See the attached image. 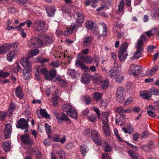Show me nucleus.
Instances as JSON below:
<instances>
[{
	"mask_svg": "<svg viewBox=\"0 0 159 159\" xmlns=\"http://www.w3.org/2000/svg\"><path fill=\"white\" fill-rule=\"evenodd\" d=\"M142 69V67L138 65L132 64L130 65L128 74L134 75L135 78H138L139 75V71Z\"/></svg>",
	"mask_w": 159,
	"mask_h": 159,
	"instance_id": "nucleus-1",
	"label": "nucleus"
},
{
	"mask_svg": "<svg viewBox=\"0 0 159 159\" xmlns=\"http://www.w3.org/2000/svg\"><path fill=\"white\" fill-rule=\"evenodd\" d=\"M52 112L54 115L57 118L58 122L61 124L63 123V121H65L67 122L68 124H70L71 123V121L70 120L67 116L64 113H62L60 114H58L56 112L55 110H53Z\"/></svg>",
	"mask_w": 159,
	"mask_h": 159,
	"instance_id": "nucleus-2",
	"label": "nucleus"
},
{
	"mask_svg": "<svg viewBox=\"0 0 159 159\" xmlns=\"http://www.w3.org/2000/svg\"><path fill=\"white\" fill-rule=\"evenodd\" d=\"M28 44L30 47H40L43 45V42L38 38L33 37L28 41Z\"/></svg>",
	"mask_w": 159,
	"mask_h": 159,
	"instance_id": "nucleus-3",
	"label": "nucleus"
},
{
	"mask_svg": "<svg viewBox=\"0 0 159 159\" xmlns=\"http://www.w3.org/2000/svg\"><path fill=\"white\" fill-rule=\"evenodd\" d=\"M143 42L140 39L138 41L137 45H136V48L137 51L135 52L133 57L131 58L132 59H135L139 58L141 57L142 51L143 49L142 45Z\"/></svg>",
	"mask_w": 159,
	"mask_h": 159,
	"instance_id": "nucleus-4",
	"label": "nucleus"
},
{
	"mask_svg": "<svg viewBox=\"0 0 159 159\" xmlns=\"http://www.w3.org/2000/svg\"><path fill=\"white\" fill-rule=\"evenodd\" d=\"M125 93L123 88L120 87L118 88L116 93V100L119 102H122L124 100L125 98Z\"/></svg>",
	"mask_w": 159,
	"mask_h": 159,
	"instance_id": "nucleus-5",
	"label": "nucleus"
},
{
	"mask_svg": "<svg viewBox=\"0 0 159 159\" xmlns=\"http://www.w3.org/2000/svg\"><path fill=\"white\" fill-rule=\"evenodd\" d=\"M46 26V23L43 20L36 21L34 24L33 29L36 31H40L43 30Z\"/></svg>",
	"mask_w": 159,
	"mask_h": 159,
	"instance_id": "nucleus-6",
	"label": "nucleus"
},
{
	"mask_svg": "<svg viewBox=\"0 0 159 159\" xmlns=\"http://www.w3.org/2000/svg\"><path fill=\"white\" fill-rule=\"evenodd\" d=\"M91 136L93 141L98 145H101L102 141L101 140L99 133L97 131L93 130L91 132Z\"/></svg>",
	"mask_w": 159,
	"mask_h": 159,
	"instance_id": "nucleus-7",
	"label": "nucleus"
},
{
	"mask_svg": "<svg viewBox=\"0 0 159 159\" xmlns=\"http://www.w3.org/2000/svg\"><path fill=\"white\" fill-rule=\"evenodd\" d=\"M21 141L24 144H26L30 146L33 143V140L30 139L28 134H27L22 136L21 137Z\"/></svg>",
	"mask_w": 159,
	"mask_h": 159,
	"instance_id": "nucleus-8",
	"label": "nucleus"
},
{
	"mask_svg": "<svg viewBox=\"0 0 159 159\" xmlns=\"http://www.w3.org/2000/svg\"><path fill=\"white\" fill-rule=\"evenodd\" d=\"M108 117H106L105 120H103V130L105 135L107 136L110 135V132L108 123Z\"/></svg>",
	"mask_w": 159,
	"mask_h": 159,
	"instance_id": "nucleus-9",
	"label": "nucleus"
},
{
	"mask_svg": "<svg viewBox=\"0 0 159 159\" xmlns=\"http://www.w3.org/2000/svg\"><path fill=\"white\" fill-rule=\"evenodd\" d=\"M28 126L27 121L23 118L19 119L17 121V124L16 127L18 128H21L24 129L27 128Z\"/></svg>",
	"mask_w": 159,
	"mask_h": 159,
	"instance_id": "nucleus-10",
	"label": "nucleus"
},
{
	"mask_svg": "<svg viewBox=\"0 0 159 159\" xmlns=\"http://www.w3.org/2000/svg\"><path fill=\"white\" fill-rule=\"evenodd\" d=\"M56 74V70L55 68L52 69L45 75L44 78L48 80H52L55 76Z\"/></svg>",
	"mask_w": 159,
	"mask_h": 159,
	"instance_id": "nucleus-11",
	"label": "nucleus"
},
{
	"mask_svg": "<svg viewBox=\"0 0 159 159\" xmlns=\"http://www.w3.org/2000/svg\"><path fill=\"white\" fill-rule=\"evenodd\" d=\"M20 62L21 65L26 69H29V70L31 69L32 67L31 63H30L28 61L27 58L23 57L20 60Z\"/></svg>",
	"mask_w": 159,
	"mask_h": 159,
	"instance_id": "nucleus-12",
	"label": "nucleus"
},
{
	"mask_svg": "<svg viewBox=\"0 0 159 159\" xmlns=\"http://www.w3.org/2000/svg\"><path fill=\"white\" fill-rule=\"evenodd\" d=\"M110 74V77L113 79H116L118 82H121L124 80L123 77L120 75L119 73L112 72Z\"/></svg>",
	"mask_w": 159,
	"mask_h": 159,
	"instance_id": "nucleus-13",
	"label": "nucleus"
},
{
	"mask_svg": "<svg viewBox=\"0 0 159 159\" xmlns=\"http://www.w3.org/2000/svg\"><path fill=\"white\" fill-rule=\"evenodd\" d=\"M75 65L78 68L80 67L85 72H88L89 71V68L80 60H76L75 62Z\"/></svg>",
	"mask_w": 159,
	"mask_h": 159,
	"instance_id": "nucleus-14",
	"label": "nucleus"
},
{
	"mask_svg": "<svg viewBox=\"0 0 159 159\" xmlns=\"http://www.w3.org/2000/svg\"><path fill=\"white\" fill-rule=\"evenodd\" d=\"M53 140L55 142H60L61 143H64L66 141V138L65 135H63L61 138L57 134H54L52 136Z\"/></svg>",
	"mask_w": 159,
	"mask_h": 159,
	"instance_id": "nucleus-15",
	"label": "nucleus"
},
{
	"mask_svg": "<svg viewBox=\"0 0 159 159\" xmlns=\"http://www.w3.org/2000/svg\"><path fill=\"white\" fill-rule=\"evenodd\" d=\"M34 72L36 73V72H39L40 75H44L45 76V75L48 72V70L46 68H41V67L39 66H36L34 69Z\"/></svg>",
	"mask_w": 159,
	"mask_h": 159,
	"instance_id": "nucleus-16",
	"label": "nucleus"
},
{
	"mask_svg": "<svg viewBox=\"0 0 159 159\" xmlns=\"http://www.w3.org/2000/svg\"><path fill=\"white\" fill-rule=\"evenodd\" d=\"M11 46L9 43L4 44L0 47V54L9 51Z\"/></svg>",
	"mask_w": 159,
	"mask_h": 159,
	"instance_id": "nucleus-17",
	"label": "nucleus"
},
{
	"mask_svg": "<svg viewBox=\"0 0 159 159\" xmlns=\"http://www.w3.org/2000/svg\"><path fill=\"white\" fill-rule=\"evenodd\" d=\"M76 20L78 24L83 23L84 22V18L82 12L79 11L77 12Z\"/></svg>",
	"mask_w": 159,
	"mask_h": 159,
	"instance_id": "nucleus-18",
	"label": "nucleus"
},
{
	"mask_svg": "<svg viewBox=\"0 0 159 159\" xmlns=\"http://www.w3.org/2000/svg\"><path fill=\"white\" fill-rule=\"evenodd\" d=\"M80 59L85 63L89 64H91L93 60V57L89 56H82Z\"/></svg>",
	"mask_w": 159,
	"mask_h": 159,
	"instance_id": "nucleus-19",
	"label": "nucleus"
},
{
	"mask_svg": "<svg viewBox=\"0 0 159 159\" xmlns=\"http://www.w3.org/2000/svg\"><path fill=\"white\" fill-rule=\"evenodd\" d=\"M140 95L141 98L144 99H149L152 96L150 92L147 90L141 92Z\"/></svg>",
	"mask_w": 159,
	"mask_h": 159,
	"instance_id": "nucleus-20",
	"label": "nucleus"
},
{
	"mask_svg": "<svg viewBox=\"0 0 159 159\" xmlns=\"http://www.w3.org/2000/svg\"><path fill=\"white\" fill-rule=\"evenodd\" d=\"M93 38L91 36H86L83 39V45L86 46L89 45L92 42Z\"/></svg>",
	"mask_w": 159,
	"mask_h": 159,
	"instance_id": "nucleus-21",
	"label": "nucleus"
},
{
	"mask_svg": "<svg viewBox=\"0 0 159 159\" xmlns=\"http://www.w3.org/2000/svg\"><path fill=\"white\" fill-rule=\"evenodd\" d=\"M15 92L16 97H18L20 99H22L23 98V93L22 90L20 86H18L16 88Z\"/></svg>",
	"mask_w": 159,
	"mask_h": 159,
	"instance_id": "nucleus-22",
	"label": "nucleus"
},
{
	"mask_svg": "<svg viewBox=\"0 0 159 159\" xmlns=\"http://www.w3.org/2000/svg\"><path fill=\"white\" fill-rule=\"evenodd\" d=\"M68 115L70 117L75 119L78 118V116L77 112L74 108L71 109L70 111L67 112Z\"/></svg>",
	"mask_w": 159,
	"mask_h": 159,
	"instance_id": "nucleus-23",
	"label": "nucleus"
},
{
	"mask_svg": "<svg viewBox=\"0 0 159 159\" xmlns=\"http://www.w3.org/2000/svg\"><path fill=\"white\" fill-rule=\"evenodd\" d=\"M124 0H121L120 1L118 5L117 11L120 14L121 16L124 13L123 9L124 8Z\"/></svg>",
	"mask_w": 159,
	"mask_h": 159,
	"instance_id": "nucleus-24",
	"label": "nucleus"
},
{
	"mask_svg": "<svg viewBox=\"0 0 159 159\" xmlns=\"http://www.w3.org/2000/svg\"><path fill=\"white\" fill-rule=\"evenodd\" d=\"M127 55V53L126 52L119 51L118 57L120 61H124L126 59Z\"/></svg>",
	"mask_w": 159,
	"mask_h": 159,
	"instance_id": "nucleus-25",
	"label": "nucleus"
},
{
	"mask_svg": "<svg viewBox=\"0 0 159 159\" xmlns=\"http://www.w3.org/2000/svg\"><path fill=\"white\" fill-rule=\"evenodd\" d=\"M43 45L50 44L52 43L53 39L51 36L48 35H45L43 39Z\"/></svg>",
	"mask_w": 159,
	"mask_h": 159,
	"instance_id": "nucleus-26",
	"label": "nucleus"
},
{
	"mask_svg": "<svg viewBox=\"0 0 159 159\" xmlns=\"http://www.w3.org/2000/svg\"><path fill=\"white\" fill-rule=\"evenodd\" d=\"M88 151V148L87 146L84 144H82L81 145L80 151L84 157H85Z\"/></svg>",
	"mask_w": 159,
	"mask_h": 159,
	"instance_id": "nucleus-27",
	"label": "nucleus"
},
{
	"mask_svg": "<svg viewBox=\"0 0 159 159\" xmlns=\"http://www.w3.org/2000/svg\"><path fill=\"white\" fill-rule=\"evenodd\" d=\"M102 146L103 149L105 152H109L111 151V147L107 142L104 141H103Z\"/></svg>",
	"mask_w": 159,
	"mask_h": 159,
	"instance_id": "nucleus-28",
	"label": "nucleus"
},
{
	"mask_svg": "<svg viewBox=\"0 0 159 159\" xmlns=\"http://www.w3.org/2000/svg\"><path fill=\"white\" fill-rule=\"evenodd\" d=\"M39 50L37 49H34L29 51L28 57L29 58L34 57L39 54Z\"/></svg>",
	"mask_w": 159,
	"mask_h": 159,
	"instance_id": "nucleus-29",
	"label": "nucleus"
},
{
	"mask_svg": "<svg viewBox=\"0 0 159 159\" xmlns=\"http://www.w3.org/2000/svg\"><path fill=\"white\" fill-rule=\"evenodd\" d=\"M100 25H101L102 28V33L100 35L103 36H106L108 31L107 26L103 22L101 23Z\"/></svg>",
	"mask_w": 159,
	"mask_h": 159,
	"instance_id": "nucleus-30",
	"label": "nucleus"
},
{
	"mask_svg": "<svg viewBox=\"0 0 159 159\" xmlns=\"http://www.w3.org/2000/svg\"><path fill=\"white\" fill-rule=\"evenodd\" d=\"M114 66L112 68H111L108 72V73L111 74L112 72H117L120 69V66H118L117 63L116 62H114Z\"/></svg>",
	"mask_w": 159,
	"mask_h": 159,
	"instance_id": "nucleus-31",
	"label": "nucleus"
},
{
	"mask_svg": "<svg viewBox=\"0 0 159 159\" xmlns=\"http://www.w3.org/2000/svg\"><path fill=\"white\" fill-rule=\"evenodd\" d=\"M11 144L9 141H5L4 142L2 146L3 149L5 151H8L10 148Z\"/></svg>",
	"mask_w": 159,
	"mask_h": 159,
	"instance_id": "nucleus-32",
	"label": "nucleus"
},
{
	"mask_svg": "<svg viewBox=\"0 0 159 159\" xmlns=\"http://www.w3.org/2000/svg\"><path fill=\"white\" fill-rule=\"evenodd\" d=\"M81 81L83 83L88 84L89 82V76L87 74H84L82 75Z\"/></svg>",
	"mask_w": 159,
	"mask_h": 159,
	"instance_id": "nucleus-33",
	"label": "nucleus"
},
{
	"mask_svg": "<svg viewBox=\"0 0 159 159\" xmlns=\"http://www.w3.org/2000/svg\"><path fill=\"white\" fill-rule=\"evenodd\" d=\"M56 153L58 155L57 159H65L66 155L64 151L60 150L57 151Z\"/></svg>",
	"mask_w": 159,
	"mask_h": 159,
	"instance_id": "nucleus-34",
	"label": "nucleus"
},
{
	"mask_svg": "<svg viewBox=\"0 0 159 159\" xmlns=\"http://www.w3.org/2000/svg\"><path fill=\"white\" fill-rule=\"evenodd\" d=\"M73 108L71 104L69 103L64 104L62 106V109L64 111L67 113L68 111H70L71 109Z\"/></svg>",
	"mask_w": 159,
	"mask_h": 159,
	"instance_id": "nucleus-35",
	"label": "nucleus"
},
{
	"mask_svg": "<svg viewBox=\"0 0 159 159\" xmlns=\"http://www.w3.org/2000/svg\"><path fill=\"white\" fill-rule=\"evenodd\" d=\"M86 27L89 30H91L94 27L93 22L90 20H88L85 23Z\"/></svg>",
	"mask_w": 159,
	"mask_h": 159,
	"instance_id": "nucleus-36",
	"label": "nucleus"
},
{
	"mask_svg": "<svg viewBox=\"0 0 159 159\" xmlns=\"http://www.w3.org/2000/svg\"><path fill=\"white\" fill-rule=\"evenodd\" d=\"M99 84L103 89L107 88L109 85V82L107 80H102L100 83Z\"/></svg>",
	"mask_w": 159,
	"mask_h": 159,
	"instance_id": "nucleus-37",
	"label": "nucleus"
},
{
	"mask_svg": "<svg viewBox=\"0 0 159 159\" xmlns=\"http://www.w3.org/2000/svg\"><path fill=\"white\" fill-rule=\"evenodd\" d=\"M15 57V52L14 51H11L7 55V60L10 61H12L13 59Z\"/></svg>",
	"mask_w": 159,
	"mask_h": 159,
	"instance_id": "nucleus-38",
	"label": "nucleus"
},
{
	"mask_svg": "<svg viewBox=\"0 0 159 159\" xmlns=\"http://www.w3.org/2000/svg\"><path fill=\"white\" fill-rule=\"evenodd\" d=\"M56 11L52 7H48L46 9V11L48 14V15L49 16H53L54 12Z\"/></svg>",
	"mask_w": 159,
	"mask_h": 159,
	"instance_id": "nucleus-39",
	"label": "nucleus"
},
{
	"mask_svg": "<svg viewBox=\"0 0 159 159\" xmlns=\"http://www.w3.org/2000/svg\"><path fill=\"white\" fill-rule=\"evenodd\" d=\"M23 75L24 78L25 80L29 78L30 77V74L29 72V69H24L23 70Z\"/></svg>",
	"mask_w": 159,
	"mask_h": 159,
	"instance_id": "nucleus-40",
	"label": "nucleus"
},
{
	"mask_svg": "<svg viewBox=\"0 0 159 159\" xmlns=\"http://www.w3.org/2000/svg\"><path fill=\"white\" fill-rule=\"evenodd\" d=\"M102 93H101L98 92L95 93L94 94L93 98L96 101H98L102 98Z\"/></svg>",
	"mask_w": 159,
	"mask_h": 159,
	"instance_id": "nucleus-41",
	"label": "nucleus"
},
{
	"mask_svg": "<svg viewBox=\"0 0 159 159\" xmlns=\"http://www.w3.org/2000/svg\"><path fill=\"white\" fill-rule=\"evenodd\" d=\"M155 12L152 13L151 16L153 19L159 18V9L158 8L154 9Z\"/></svg>",
	"mask_w": 159,
	"mask_h": 159,
	"instance_id": "nucleus-42",
	"label": "nucleus"
},
{
	"mask_svg": "<svg viewBox=\"0 0 159 159\" xmlns=\"http://www.w3.org/2000/svg\"><path fill=\"white\" fill-rule=\"evenodd\" d=\"M158 68V67L155 66L152 68L148 73V75L153 76L154 75Z\"/></svg>",
	"mask_w": 159,
	"mask_h": 159,
	"instance_id": "nucleus-43",
	"label": "nucleus"
},
{
	"mask_svg": "<svg viewBox=\"0 0 159 159\" xmlns=\"http://www.w3.org/2000/svg\"><path fill=\"white\" fill-rule=\"evenodd\" d=\"M128 44V43L127 42L123 43L121 45V48L120 51L126 52Z\"/></svg>",
	"mask_w": 159,
	"mask_h": 159,
	"instance_id": "nucleus-44",
	"label": "nucleus"
},
{
	"mask_svg": "<svg viewBox=\"0 0 159 159\" xmlns=\"http://www.w3.org/2000/svg\"><path fill=\"white\" fill-rule=\"evenodd\" d=\"M91 30L93 34L96 36L99 37L101 36L100 34H99V30L97 27L94 26Z\"/></svg>",
	"mask_w": 159,
	"mask_h": 159,
	"instance_id": "nucleus-45",
	"label": "nucleus"
},
{
	"mask_svg": "<svg viewBox=\"0 0 159 159\" xmlns=\"http://www.w3.org/2000/svg\"><path fill=\"white\" fill-rule=\"evenodd\" d=\"M11 125L10 124H6L4 129L5 132L6 133H11Z\"/></svg>",
	"mask_w": 159,
	"mask_h": 159,
	"instance_id": "nucleus-46",
	"label": "nucleus"
},
{
	"mask_svg": "<svg viewBox=\"0 0 159 159\" xmlns=\"http://www.w3.org/2000/svg\"><path fill=\"white\" fill-rule=\"evenodd\" d=\"M40 113L44 118H48L50 116L48 114L45 109H41L40 110Z\"/></svg>",
	"mask_w": 159,
	"mask_h": 159,
	"instance_id": "nucleus-47",
	"label": "nucleus"
},
{
	"mask_svg": "<svg viewBox=\"0 0 159 159\" xmlns=\"http://www.w3.org/2000/svg\"><path fill=\"white\" fill-rule=\"evenodd\" d=\"M88 119L92 122H95L96 121V116L94 114H91L89 115L87 117Z\"/></svg>",
	"mask_w": 159,
	"mask_h": 159,
	"instance_id": "nucleus-48",
	"label": "nucleus"
},
{
	"mask_svg": "<svg viewBox=\"0 0 159 159\" xmlns=\"http://www.w3.org/2000/svg\"><path fill=\"white\" fill-rule=\"evenodd\" d=\"M156 32V29H153L149 31L145 32V34H146L149 37L154 35Z\"/></svg>",
	"mask_w": 159,
	"mask_h": 159,
	"instance_id": "nucleus-49",
	"label": "nucleus"
},
{
	"mask_svg": "<svg viewBox=\"0 0 159 159\" xmlns=\"http://www.w3.org/2000/svg\"><path fill=\"white\" fill-rule=\"evenodd\" d=\"M128 152L130 156L133 159H138V156L132 150H129L128 151Z\"/></svg>",
	"mask_w": 159,
	"mask_h": 159,
	"instance_id": "nucleus-50",
	"label": "nucleus"
},
{
	"mask_svg": "<svg viewBox=\"0 0 159 159\" xmlns=\"http://www.w3.org/2000/svg\"><path fill=\"white\" fill-rule=\"evenodd\" d=\"M81 25L80 24L78 25V26H77L75 24V23H73L70 26L69 28L71 30H72V31H73L74 30L77 29L78 27H80L81 26Z\"/></svg>",
	"mask_w": 159,
	"mask_h": 159,
	"instance_id": "nucleus-51",
	"label": "nucleus"
},
{
	"mask_svg": "<svg viewBox=\"0 0 159 159\" xmlns=\"http://www.w3.org/2000/svg\"><path fill=\"white\" fill-rule=\"evenodd\" d=\"M151 93L153 95H159V89L156 88H152L150 89Z\"/></svg>",
	"mask_w": 159,
	"mask_h": 159,
	"instance_id": "nucleus-52",
	"label": "nucleus"
},
{
	"mask_svg": "<svg viewBox=\"0 0 159 159\" xmlns=\"http://www.w3.org/2000/svg\"><path fill=\"white\" fill-rule=\"evenodd\" d=\"M102 78L101 75L97 74L95 76L94 80L96 81L97 83L99 84L102 80Z\"/></svg>",
	"mask_w": 159,
	"mask_h": 159,
	"instance_id": "nucleus-53",
	"label": "nucleus"
},
{
	"mask_svg": "<svg viewBox=\"0 0 159 159\" xmlns=\"http://www.w3.org/2000/svg\"><path fill=\"white\" fill-rule=\"evenodd\" d=\"M15 106L13 103H11L10 104L9 107V109L8 112L10 114H11L12 112L15 110Z\"/></svg>",
	"mask_w": 159,
	"mask_h": 159,
	"instance_id": "nucleus-54",
	"label": "nucleus"
},
{
	"mask_svg": "<svg viewBox=\"0 0 159 159\" xmlns=\"http://www.w3.org/2000/svg\"><path fill=\"white\" fill-rule=\"evenodd\" d=\"M84 102L86 104H89L91 101V99L88 96H85L83 98Z\"/></svg>",
	"mask_w": 159,
	"mask_h": 159,
	"instance_id": "nucleus-55",
	"label": "nucleus"
},
{
	"mask_svg": "<svg viewBox=\"0 0 159 159\" xmlns=\"http://www.w3.org/2000/svg\"><path fill=\"white\" fill-rule=\"evenodd\" d=\"M67 74L73 77L75 76L76 75L75 70L72 69H68Z\"/></svg>",
	"mask_w": 159,
	"mask_h": 159,
	"instance_id": "nucleus-56",
	"label": "nucleus"
},
{
	"mask_svg": "<svg viewBox=\"0 0 159 159\" xmlns=\"http://www.w3.org/2000/svg\"><path fill=\"white\" fill-rule=\"evenodd\" d=\"M10 75V73L7 72H4L2 71H0V77L2 78H4Z\"/></svg>",
	"mask_w": 159,
	"mask_h": 159,
	"instance_id": "nucleus-57",
	"label": "nucleus"
},
{
	"mask_svg": "<svg viewBox=\"0 0 159 159\" xmlns=\"http://www.w3.org/2000/svg\"><path fill=\"white\" fill-rule=\"evenodd\" d=\"M94 62L95 63L96 67L98 66L99 63H100V58L99 57L96 55L94 56Z\"/></svg>",
	"mask_w": 159,
	"mask_h": 159,
	"instance_id": "nucleus-58",
	"label": "nucleus"
},
{
	"mask_svg": "<svg viewBox=\"0 0 159 159\" xmlns=\"http://www.w3.org/2000/svg\"><path fill=\"white\" fill-rule=\"evenodd\" d=\"M72 32L70 28H67L64 32V34L65 36H68L71 34Z\"/></svg>",
	"mask_w": 159,
	"mask_h": 159,
	"instance_id": "nucleus-59",
	"label": "nucleus"
},
{
	"mask_svg": "<svg viewBox=\"0 0 159 159\" xmlns=\"http://www.w3.org/2000/svg\"><path fill=\"white\" fill-rule=\"evenodd\" d=\"M56 80L59 81V84L62 86H65L66 85V83L60 78H56Z\"/></svg>",
	"mask_w": 159,
	"mask_h": 159,
	"instance_id": "nucleus-60",
	"label": "nucleus"
},
{
	"mask_svg": "<svg viewBox=\"0 0 159 159\" xmlns=\"http://www.w3.org/2000/svg\"><path fill=\"white\" fill-rule=\"evenodd\" d=\"M123 25L120 22L116 21L115 25H114L115 28L120 29L122 27Z\"/></svg>",
	"mask_w": 159,
	"mask_h": 159,
	"instance_id": "nucleus-61",
	"label": "nucleus"
},
{
	"mask_svg": "<svg viewBox=\"0 0 159 159\" xmlns=\"http://www.w3.org/2000/svg\"><path fill=\"white\" fill-rule=\"evenodd\" d=\"M98 0H92L90 1V5L93 7H96L97 6V3Z\"/></svg>",
	"mask_w": 159,
	"mask_h": 159,
	"instance_id": "nucleus-62",
	"label": "nucleus"
},
{
	"mask_svg": "<svg viewBox=\"0 0 159 159\" xmlns=\"http://www.w3.org/2000/svg\"><path fill=\"white\" fill-rule=\"evenodd\" d=\"M147 113L149 116L152 118H154L156 116V115L154 114V112L152 111L148 110V111H147Z\"/></svg>",
	"mask_w": 159,
	"mask_h": 159,
	"instance_id": "nucleus-63",
	"label": "nucleus"
},
{
	"mask_svg": "<svg viewBox=\"0 0 159 159\" xmlns=\"http://www.w3.org/2000/svg\"><path fill=\"white\" fill-rule=\"evenodd\" d=\"M58 99V98L57 96L53 97L52 98V104L53 105L55 106L57 105V101Z\"/></svg>",
	"mask_w": 159,
	"mask_h": 159,
	"instance_id": "nucleus-64",
	"label": "nucleus"
}]
</instances>
